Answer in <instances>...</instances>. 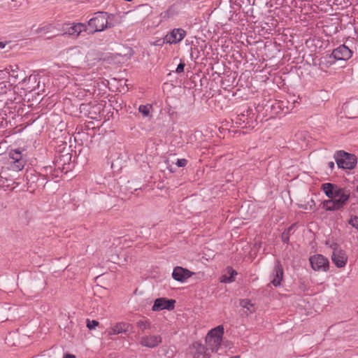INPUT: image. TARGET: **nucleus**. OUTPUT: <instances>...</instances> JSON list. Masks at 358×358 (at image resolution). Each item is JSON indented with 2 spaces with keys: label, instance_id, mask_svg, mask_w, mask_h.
I'll list each match as a JSON object with an SVG mask.
<instances>
[{
  "label": "nucleus",
  "instance_id": "obj_13",
  "mask_svg": "<svg viewBox=\"0 0 358 358\" xmlns=\"http://www.w3.org/2000/svg\"><path fill=\"white\" fill-rule=\"evenodd\" d=\"M194 274V273L191 272L187 268H182L181 266H176L174 268L172 277L173 278L178 282H183Z\"/></svg>",
  "mask_w": 358,
  "mask_h": 358
},
{
  "label": "nucleus",
  "instance_id": "obj_23",
  "mask_svg": "<svg viewBox=\"0 0 358 358\" xmlns=\"http://www.w3.org/2000/svg\"><path fill=\"white\" fill-rule=\"evenodd\" d=\"M136 325L142 331H145L150 328V323L148 320H139L137 322Z\"/></svg>",
  "mask_w": 358,
  "mask_h": 358
},
{
  "label": "nucleus",
  "instance_id": "obj_5",
  "mask_svg": "<svg viewBox=\"0 0 358 358\" xmlns=\"http://www.w3.org/2000/svg\"><path fill=\"white\" fill-rule=\"evenodd\" d=\"M336 161L338 166L343 169H352L357 164L356 157L343 151L337 153Z\"/></svg>",
  "mask_w": 358,
  "mask_h": 358
},
{
  "label": "nucleus",
  "instance_id": "obj_4",
  "mask_svg": "<svg viewBox=\"0 0 358 358\" xmlns=\"http://www.w3.org/2000/svg\"><path fill=\"white\" fill-rule=\"evenodd\" d=\"M350 198L349 190L345 189L334 199H329L323 202V207L326 210L335 211L342 208Z\"/></svg>",
  "mask_w": 358,
  "mask_h": 358
},
{
  "label": "nucleus",
  "instance_id": "obj_1",
  "mask_svg": "<svg viewBox=\"0 0 358 358\" xmlns=\"http://www.w3.org/2000/svg\"><path fill=\"white\" fill-rule=\"evenodd\" d=\"M224 327L222 325H219L211 329L207 334L206 342L207 347L209 348L212 352H219L222 341Z\"/></svg>",
  "mask_w": 358,
  "mask_h": 358
},
{
  "label": "nucleus",
  "instance_id": "obj_3",
  "mask_svg": "<svg viewBox=\"0 0 358 358\" xmlns=\"http://www.w3.org/2000/svg\"><path fill=\"white\" fill-rule=\"evenodd\" d=\"M327 245L332 250V262L338 268H344L348 262V255L345 251L336 243L327 241Z\"/></svg>",
  "mask_w": 358,
  "mask_h": 358
},
{
  "label": "nucleus",
  "instance_id": "obj_12",
  "mask_svg": "<svg viewBox=\"0 0 358 358\" xmlns=\"http://www.w3.org/2000/svg\"><path fill=\"white\" fill-rule=\"evenodd\" d=\"M352 55V52L345 45L336 48L331 54V56L336 60H348Z\"/></svg>",
  "mask_w": 358,
  "mask_h": 358
},
{
  "label": "nucleus",
  "instance_id": "obj_17",
  "mask_svg": "<svg viewBox=\"0 0 358 358\" xmlns=\"http://www.w3.org/2000/svg\"><path fill=\"white\" fill-rule=\"evenodd\" d=\"M275 273L273 274V279L271 280L272 284L277 287L280 285L281 280L283 277V270L280 264H277L274 268Z\"/></svg>",
  "mask_w": 358,
  "mask_h": 358
},
{
  "label": "nucleus",
  "instance_id": "obj_34",
  "mask_svg": "<svg viewBox=\"0 0 358 358\" xmlns=\"http://www.w3.org/2000/svg\"><path fill=\"white\" fill-rule=\"evenodd\" d=\"M4 46H5L4 44H3L2 43H0V48H4Z\"/></svg>",
  "mask_w": 358,
  "mask_h": 358
},
{
  "label": "nucleus",
  "instance_id": "obj_32",
  "mask_svg": "<svg viewBox=\"0 0 358 358\" xmlns=\"http://www.w3.org/2000/svg\"><path fill=\"white\" fill-rule=\"evenodd\" d=\"M328 165H329V168L331 169L334 167V163L333 162H329Z\"/></svg>",
  "mask_w": 358,
  "mask_h": 358
},
{
  "label": "nucleus",
  "instance_id": "obj_15",
  "mask_svg": "<svg viewBox=\"0 0 358 358\" xmlns=\"http://www.w3.org/2000/svg\"><path fill=\"white\" fill-rule=\"evenodd\" d=\"M192 358H210L208 352V348L200 343H194L192 345Z\"/></svg>",
  "mask_w": 358,
  "mask_h": 358
},
{
  "label": "nucleus",
  "instance_id": "obj_26",
  "mask_svg": "<svg viewBox=\"0 0 358 358\" xmlns=\"http://www.w3.org/2000/svg\"><path fill=\"white\" fill-rule=\"evenodd\" d=\"M99 325V322L96 320H89L87 321V327L89 329H94Z\"/></svg>",
  "mask_w": 358,
  "mask_h": 358
},
{
  "label": "nucleus",
  "instance_id": "obj_20",
  "mask_svg": "<svg viewBox=\"0 0 358 358\" xmlns=\"http://www.w3.org/2000/svg\"><path fill=\"white\" fill-rule=\"evenodd\" d=\"M240 305L243 308H245L248 310L250 313H254L255 310L254 304L251 303V301L248 299H243L240 301Z\"/></svg>",
  "mask_w": 358,
  "mask_h": 358
},
{
  "label": "nucleus",
  "instance_id": "obj_28",
  "mask_svg": "<svg viewBox=\"0 0 358 358\" xmlns=\"http://www.w3.org/2000/svg\"><path fill=\"white\" fill-rule=\"evenodd\" d=\"M184 68H185V64H183V63H182V62H181V63H180V64L178 65V66H177V68H176V72L177 73H180L183 72V71H184Z\"/></svg>",
  "mask_w": 358,
  "mask_h": 358
},
{
  "label": "nucleus",
  "instance_id": "obj_10",
  "mask_svg": "<svg viewBox=\"0 0 358 358\" xmlns=\"http://www.w3.org/2000/svg\"><path fill=\"white\" fill-rule=\"evenodd\" d=\"M186 36V31L180 28L173 29L168 33L163 39V43L177 44L180 43Z\"/></svg>",
  "mask_w": 358,
  "mask_h": 358
},
{
  "label": "nucleus",
  "instance_id": "obj_27",
  "mask_svg": "<svg viewBox=\"0 0 358 358\" xmlns=\"http://www.w3.org/2000/svg\"><path fill=\"white\" fill-rule=\"evenodd\" d=\"M187 161L185 159H178L176 162V165L178 167H184L187 165Z\"/></svg>",
  "mask_w": 358,
  "mask_h": 358
},
{
  "label": "nucleus",
  "instance_id": "obj_24",
  "mask_svg": "<svg viewBox=\"0 0 358 358\" xmlns=\"http://www.w3.org/2000/svg\"><path fill=\"white\" fill-rule=\"evenodd\" d=\"M11 75L8 69H3L0 71V83L6 81V79H9Z\"/></svg>",
  "mask_w": 358,
  "mask_h": 358
},
{
  "label": "nucleus",
  "instance_id": "obj_9",
  "mask_svg": "<svg viewBox=\"0 0 358 358\" xmlns=\"http://www.w3.org/2000/svg\"><path fill=\"white\" fill-rule=\"evenodd\" d=\"M309 261L312 268L316 271L325 272L329 269V260L322 255H315L310 257Z\"/></svg>",
  "mask_w": 358,
  "mask_h": 358
},
{
  "label": "nucleus",
  "instance_id": "obj_25",
  "mask_svg": "<svg viewBox=\"0 0 358 358\" xmlns=\"http://www.w3.org/2000/svg\"><path fill=\"white\" fill-rule=\"evenodd\" d=\"M352 227L355 228L358 231V217L352 216L348 222Z\"/></svg>",
  "mask_w": 358,
  "mask_h": 358
},
{
  "label": "nucleus",
  "instance_id": "obj_18",
  "mask_svg": "<svg viewBox=\"0 0 358 358\" xmlns=\"http://www.w3.org/2000/svg\"><path fill=\"white\" fill-rule=\"evenodd\" d=\"M237 273L231 268H227L226 273L220 278V282L223 283H230L235 280Z\"/></svg>",
  "mask_w": 358,
  "mask_h": 358
},
{
  "label": "nucleus",
  "instance_id": "obj_29",
  "mask_svg": "<svg viewBox=\"0 0 358 358\" xmlns=\"http://www.w3.org/2000/svg\"><path fill=\"white\" fill-rule=\"evenodd\" d=\"M64 358H76L75 355L71 354H66L64 356Z\"/></svg>",
  "mask_w": 358,
  "mask_h": 358
},
{
  "label": "nucleus",
  "instance_id": "obj_8",
  "mask_svg": "<svg viewBox=\"0 0 358 358\" xmlns=\"http://www.w3.org/2000/svg\"><path fill=\"white\" fill-rule=\"evenodd\" d=\"M87 31V25L83 23H64L62 25L63 34L78 36L82 31Z\"/></svg>",
  "mask_w": 358,
  "mask_h": 358
},
{
  "label": "nucleus",
  "instance_id": "obj_2",
  "mask_svg": "<svg viewBox=\"0 0 358 358\" xmlns=\"http://www.w3.org/2000/svg\"><path fill=\"white\" fill-rule=\"evenodd\" d=\"M108 17L109 16L106 13H96L94 17L89 20L86 31L93 34L103 31L105 29L110 27Z\"/></svg>",
  "mask_w": 358,
  "mask_h": 358
},
{
  "label": "nucleus",
  "instance_id": "obj_33",
  "mask_svg": "<svg viewBox=\"0 0 358 358\" xmlns=\"http://www.w3.org/2000/svg\"><path fill=\"white\" fill-rule=\"evenodd\" d=\"M152 45H160V44L158 43V41H156V42L152 43Z\"/></svg>",
  "mask_w": 358,
  "mask_h": 358
},
{
  "label": "nucleus",
  "instance_id": "obj_7",
  "mask_svg": "<svg viewBox=\"0 0 358 358\" xmlns=\"http://www.w3.org/2000/svg\"><path fill=\"white\" fill-rule=\"evenodd\" d=\"M139 343L142 347L155 348L162 343V337L159 334H148L143 336Z\"/></svg>",
  "mask_w": 358,
  "mask_h": 358
},
{
  "label": "nucleus",
  "instance_id": "obj_19",
  "mask_svg": "<svg viewBox=\"0 0 358 358\" xmlns=\"http://www.w3.org/2000/svg\"><path fill=\"white\" fill-rule=\"evenodd\" d=\"M55 29L54 24H48L38 28V32L41 34H54Z\"/></svg>",
  "mask_w": 358,
  "mask_h": 358
},
{
  "label": "nucleus",
  "instance_id": "obj_35",
  "mask_svg": "<svg viewBox=\"0 0 358 358\" xmlns=\"http://www.w3.org/2000/svg\"><path fill=\"white\" fill-rule=\"evenodd\" d=\"M357 192H358V185H357Z\"/></svg>",
  "mask_w": 358,
  "mask_h": 358
},
{
  "label": "nucleus",
  "instance_id": "obj_21",
  "mask_svg": "<svg viewBox=\"0 0 358 358\" xmlns=\"http://www.w3.org/2000/svg\"><path fill=\"white\" fill-rule=\"evenodd\" d=\"M10 78L9 79H6V81L0 83V94L6 93L7 90H9L11 87Z\"/></svg>",
  "mask_w": 358,
  "mask_h": 358
},
{
  "label": "nucleus",
  "instance_id": "obj_30",
  "mask_svg": "<svg viewBox=\"0 0 358 358\" xmlns=\"http://www.w3.org/2000/svg\"><path fill=\"white\" fill-rule=\"evenodd\" d=\"M79 52L78 50L76 48L72 49L71 50V55H75L76 53Z\"/></svg>",
  "mask_w": 358,
  "mask_h": 358
},
{
  "label": "nucleus",
  "instance_id": "obj_16",
  "mask_svg": "<svg viewBox=\"0 0 358 358\" xmlns=\"http://www.w3.org/2000/svg\"><path fill=\"white\" fill-rule=\"evenodd\" d=\"M131 327V325L128 323L125 322H120L115 324L114 326L111 327L108 330V335L113 336L121 334L122 332H127L129 328Z\"/></svg>",
  "mask_w": 358,
  "mask_h": 358
},
{
  "label": "nucleus",
  "instance_id": "obj_6",
  "mask_svg": "<svg viewBox=\"0 0 358 358\" xmlns=\"http://www.w3.org/2000/svg\"><path fill=\"white\" fill-rule=\"evenodd\" d=\"M9 162L11 169L15 171H21L26 164V161L23 158L21 151L19 150H13L10 151Z\"/></svg>",
  "mask_w": 358,
  "mask_h": 358
},
{
  "label": "nucleus",
  "instance_id": "obj_31",
  "mask_svg": "<svg viewBox=\"0 0 358 358\" xmlns=\"http://www.w3.org/2000/svg\"><path fill=\"white\" fill-rule=\"evenodd\" d=\"M29 80L31 81V80H34V82L36 81V76H30L29 78Z\"/></svg>",
  "mask_w": 358,
  "mask_h": 358
},
{
  "label": "nucleus",
  "instance_id": "obj_14",
  "mask_svg": "<svg viewBox=\"0 0 358 358\" xmlns=\"http://www.w3.org/2000/svg\"><path fill=\"white\" fill-rule=\"evenodd\" d=\"M174 300H167L164 298L157 299L152 306V310L159 311L164 309L173 310L174 308Z\"/></svg>",
  "mask_w": 358,
  "mask_h": 358
},
{
  "label": "nucleus",
  "instance_id": "obj_22",
  "mask_svg": "<svg viewBox=\"0 0 358 358\" xmlns=\"http://www.w3.org/2000/svg\"><path fill=\"white\" fill-rule=\"evenodd\" d=\"M152 106L150 105H141L138 107V111L142 113L144 117L149 116Z\"/></svg>",
  "mask_w": 358,
  "mask_h": 358
},
{
  "label": "nucleus",
  "instance_id": "obj_11",
  "mask_svg": "<svg viewBox=\"0 0 358 358\" xmlns=\"http://www.w3.org/2000/svg\"><path fill=\"white\" fill-rule=\"evenodd\" d=\"M322 189L325 195L330 199H334L345 189L341 188L336 185L327 182L322 185Z\"/></svg>",
  "mask_w": 358,
  "mask_h": 358
}]
</instances>
